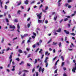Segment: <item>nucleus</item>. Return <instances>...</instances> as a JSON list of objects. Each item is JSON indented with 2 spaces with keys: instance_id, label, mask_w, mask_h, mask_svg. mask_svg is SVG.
<instances>
[{
  "instance_id": "nucleus-1",
  "label": "nucleus",
  "mask_w": 76,
  "mask_h": 76,
  "mask_svg": "<svg viewBox=\"0 0 76 76\" xmlns=\"http://www.w3.org/2000/svg\"><path fill=\"white\" fill-rule=\"evenodd\" d=\"M48 57H46L45 58V60L44 61V63H45V66L46 67H48V62H47V61H48Z\"/></svg>"
},
{
  "instance_id": "nucleus-2",
  "label": "nucleus",
  "mask_w": 76,
  "mask_h": 76,
  "mask_svg": "<svg viewBox=\"0 0 76 76\" xmlns=\"http://www.w3.org/2000/svg\"><path fill=\"white\" fill-rule=\"evenodd\" d=\"M45 70V69H44V68H43L42 69V67L41 66H40L39 67V72H41L42 71V73H43L44 72V71Z\"/></svg>"
},
{
  "instance_id": "nucleus-3",
  "label": "nucleus",
  "mask_w": 76,
  "mask_h": 76,
  "mask_svg": "<svg viewBox=\"0 0 76 76\" xmlns=\"http://www.w3.org/2000/svg\"><path fill=\"white\" fill-rule=\"evenodd\" d=\"M42 14V12H41L40 14H39L38 13H37L36 14V15L37 16V17H38V19H41V14Z\"/></svg>"
},
{
  "instance_id": "nucleus-4",
  "label": "nucleus",
  "mask_w": 76,
  "mask_h": 76,
  "mask_svg": "<svg viewBox=\"0 0 76 76\" xmlns=\"http://www.w3.org/2000/svg\"><path fill=\"white\" fill-rule=\"evenodd\" d=\"M44 20H41L39 19L38 20V23H44Z\"/></svg>"
},
{
  "instance_id": "nucleus-5",
  "label": "nucleus",
  "mask_w": 76,
  "mask_h": 76,
  "mask_svg": "<svg viewBox=\"0 0 76 76\" xmlns=\"http://www.w3.org/2000/svg\"><path fill=\"white\" fill-rule=\"evenodd\" d=\"M17 28L18 29H17V31L18 32H20V31H19V29H20V26H19V24H18L17 25Z\"/></svg>"
},
{
  "instance_id": "nucleus-6",
  "label": "nucleus",
  "mask_w": 76,
  "mask_h": 76,
  "mask_svg": "<svg viewBox=\"0 0 76 76\" xmlns=\"http://www.w3.org/2000/svg\"><path fill=\"white\" fill-rule=\"evenodd\" d=\"M10 28L12 29H15V26H12V25H10L9 26Z\"/></svg>"
},
{
  "instance_id": "nucleus-7",
  "label": "nucleus",
  "mask_w": 76,
  "mask_h": 76,
  "mask_svg": "<svg viewBox=\"0 0 76 76\" xmlns=\"http://www.w3.org/2000/svg\"><path fill=\"white\" fill-rule=\"evenodd\" d=\"M33 34L34 35V36H32V38H33L34 39V38H35V37H36V34L34 32H33Z\"/></svg>"
},
{
  "instance_id": "nucleus-8",
  "label": "nucleus",
  "mask_w": 76,
  "mask_h": 76,
  "mask_svg": "<svg viewBox=\"0 0 76 76\" xmlns=\"http://www.w3.org/2000/svg\"><path fill=\"white\" fill-rule=\"evenodd\" d=\"M64 32L65 33H66V34H67L68 35H69V31H67V30H64Z\"/></svg>"
},
{
  "instance_id": "nucleus-9",
  "label": "nucleus",
  "mask_w": 76,
  "mask_h": 76,
  "mask_svg": "<svg viewBox=\"0 0 76 76\" xmlns=\"http://www.w3.org/2000/svg\"><path fill=\"white\" fill-rule=\"evenodd\" d=\"M76 70V67H73V69H72V71L74 73L75 72V71Z\"/></svg>"
},
{
  "instance_id": "nucleus-10",
  "label": "nucleus",
  "mask_w": 76,
  "mask_h": 76,
  "mask_svg": "<svg viewBox=\"0 0 76 76\" xmlns=\"http://www.w3.org/2000/svg\"><path fill=\"white\" fill-rule=\"evenodd\" d=\"M61 28H59L58 30H56V31L57 32H61Z\"/></svg>"
},
{
  "instance_id": "nucleus-11",
  "label": "nucleus",
  "mask_w": 76,
  "mask_h": 76,
  "mask_svg": "<svg viewBox=\"0 0 76 76\" xmlns=\"http://www.w3.org/2000/svg\"><path fill=\"white\" fill-rule=\"evenodd\" d=\"M2 4H3V2H1V0H0V4L1 5V8H3V6H2Z\"/></svg>"
},
{
  "instance_id": "nucleus-12",
  "label": "nucleus",
  "mask_w": 76,
  "mask_h": 76,
  "mask_svg": "<svg viewBox=\"0 0 76 76\" xmlns=\"http://www.w3.org/2000/svg\"><path fill=\"white\" fill-rule=\"evenodd\" d=\"M30 25H31V22H30V23H28L27 25L28 28H29Z\"/></svg>"
},
{
  "instance_id": "nucleus-13",
  "label": "nucleus",
  "mask_w": 76,
  "mask_h": 76,
  "mask_svg": "<svg viewBox=\"0 0 76 76\" xmlns=\"http://www.w3.org/2000/svg\"><path fill=\"white\" fill-rule=\"evenodd\" d=\"M20 12H21V11L20 10H18V11H17V14H18V15H20Z\"/></svg>"
},
{
  "instance_id": "nucleus-14",
  "label": "nucleus",
  "mask_w": 76,
  "mask_h": 76,
  "mask_svg": "<svg viewBox=\"0 0 76 76\" xmlns=\"http://www.w3.org/2000/svg\"><path fill=\"white\" fill-rule=\"evenodd\" d=\"M28 2H29L28 0H26L24 1V3L26 4H28Z\"/></svg>"
},
{
  "instance_id": "nucleus-15",
  "label": "nucleus",
  "mask_w": 76,
  "mask_h": 76,
  "mask_svg": "<svg viewBox=\"0 0 76 76\" xmlns=\"http://www.w3.org/2000/svg\"><path fill=\"white\" fill-rule=\"evenodd\" d=\"M13 68L12 69V71H15V66H12Z\"/></svg>"
},
{
  "instance_id": "nucleus-16",
  "label": "nucleus",
  "mask_w": 76,
  "mask_h": 76,
  "mask_svg": "<svg viewBox=\"0 0 76 76\" xmlns=\"http://www.w3.org/2000/svg\"><path fill=\"white\" fill-rule=\"evenodd\" d=\"M30 40H31V38L29 37V39L27 41V43H29V42H31V41Z\"/></svg>"
},
{
  "instance_id": "nucleus-17",
  "label": "nucleus",
  "mask_w": 76,
  "mask_h": 76,
  "mask_svg": "<svg viewBox=\"0 0 76 76\" xmlns=\"http://www.w3.org/2000/svg\"><path fill=\"white\" fill-rule=\"evenodd\" d=\"M35 1H32L30 3L31 4H34L35 3Z\"/></svg>"
},
{
  "instance_id": "nucleus-18",
  "label": "nucleus",
  "mask_w": 76,
  "mask_h": 76,
  "mask_svg": "<svg viewBox=\"0 0 76 76\" xmlns=\"http://www.w3.org/2000/svg\"><path fill=\"white\" fill-rule=\"evenodd\" d=\"M57 56H56L54 58H53V62H54V61L55 60H56V58H57Z\"/></svg>"
},
{
  "instance_id": "nucleus-19",
  "label": "nucleus",
  "mask_w": 76,
  "mask_h": 76,
  "mask_svg": "<svg viewBox=\"0 0 76 76\" xmlns=\"http://www.w3.org/2000/svg\"><path fill=\"white\" fill-rule=\"evenodd\" d=\"M42 10L44 13H46V12H47V11L46 10H44L43 9H42Z\"/></svg>"
},
{
  "instance_id": "nucleus-20",
  "label": "nucleus",
  "mask_w": 76,
  "mask_h": 76,
  "mask_svg": "<svg viewBox=\"0 0 76 76\" xmlns=\"http://www.w3.org/2000/svg\"><path fill=\"white\" fill-rule=\"evenodd\" d=\"M18 51L19 53H23V52L22 51V50L20 49H19L18 50Z\"/></svg>"
},
{
  "instance_id": "nucleus-21",
  "label": "nucleus",
  "mask_w": 76,
  "mask_h": 76,
  "mask_svg": "<svg viewBox=\"0 0 76 76\" xmlns=\"http://www.w3.org/2000/svg\"><path fill=\"white\" fill-rule=\"evenodd\" d=\"M22 72H26V73L27 72H29V71L26 70H23L22 71Z\"/></svg>"
},
{
  "instance_id": "nucleus-22",
  "label": "nucleus",
  "mask_w": 76,
  "mask_h": 76,
  "mask_svg": "<svg viewBox=\"0 0 76 76\" xmlns=\"http://www.w3.org/2000/svg\"><path fill=\"white\" fill-rule=\"evenodd\" d=\"M21 4V1H20L18 2V4L17 5L18 6H19Z\"/></svg>"
},
{
  "instance_id": "nucleus-23",
  "label": "nucleus",
  "mask_w": 76,
  "mask_h": 76,
  "mask_svg": "<svg viewBox=\"0 0 76 76\" xmlns=\"http://www.w3.org/2000/svg\"><path fill=\"white\" fill-rule=\"evenodd\" d=\"M42 51V49H40V50L39 52V54H42V52H41Z\"/></svg>"
},
{
  "instance_id": "nucleus-24",
  "label": "nucleus",
  "mask_w": 76,
  "mask_h": 76,
  "mask_svg": "<svg viewBox=\"0 0 76 76\" xmlns=\"http://www.w3.org/2000/svg\"><path fill=\"white\" fill-rule=\"evenodd\" d=\"M48 21L47 20H45V23L46 24H47V23H48Z\"/></svg>"
},
{
  "instance_id": "nucleus-25",
  "label": "nucleus",
  "mask_w": 76,
  "mask_h": 76,
  "mask_svg": "<svg viewBox=\"0 0 76 76\" xmlns=\"http://www.w3.org/2000/svg\"><path fill=\"white\" fill-rule=\"evenodd\" d=\"M68 20V19L67 18H65L64 20V22H66Z\"/></svg>"
},
{
  "instance_id": "nucleus-26",
  "label": "nucleus",
  "mask_w": 76,
  "mask_h": 76,
  "mask_svg": "<svg viewBox=\"0 0 76 76\" xmlns=\"http://www.w3.org/2000/svg\"><path fill=\"white\" fill-rule=\"evenodd\" d=\"M24 63L23 61H22L21 62V63H20L19 64L20 65H22V64H23Z\"/></svg>"
},
{
  "instance_id": "nucleus-27",
  "label": "nucleus",
  "mask_w": 76,
  "mask_h": 76,
  "mask_svg": "<svg viewBox=\"0 0 76 76\" xmlns=\"http://www.w3.org/2000/svg\"><path fill=\"white\" fill-rule=\"evenodd\" d=\"M71 45H70V47L71 48H72V47H73V46L74 45H73V43H71Z\"/></svg>"
},
{
  "instance_id": "nucleus-28",
  "label": "nucleus",
  "mask_w": 76,
  "mask_h": 76,
  "mask_svg": "<svg viewBox=\"0 0 76 76\" xmlns=\"http://www.w3.org/2000/svg\"><path fill=\"white\" fill-rule=\"evenodd\" d=\"M37 63V59H35V61H34V64H36V63Z\"/></svg>"
},
{
  "instance_id": "nucleus-29",
  "label": "nucleus",
  "mask_w": 76,
  "mask_h": 76,
  "mask_svg": "<svg viewBox=\"0 0 76 76\" xmlns=\"http://www.w3.org/2000/svg\"><path fill=\"white\" fill-rule=\"evenodd\" d=\"M58 45H59V47H61V42H60L59 43Z\"/></svg>"
},
{
  "instance_id": "nucleus-30",
  "label": "nucleus",
  "mask_w": 76,
  "mask_h": 76,
  "mask_svg": "<svg viewBox=\"0 0 76 76\" xmlns=\"http://www.w3.org/2000/svg\"><path fill=\"white\" fill-rule=\"evenodd\" d=\"M72 0H67L68 3H70V2H72Z\"/></svg>"
},
{
  "instance_id": "nucleus-31",
  "label": "nucleus",
  "mask_w": 76,
  "mask_h": 76,
  "mask_svg": "<svg viewBox=\"0 0 76 76\" xmlns=\"http://www.w3.org/2000/svg\"><path fill=\"white\" fill-rule=\"evenodd\" d=\"M59 61V60H58L57 61H56V63H55V66H56L57 64V63Z\"/></svg>"
},
{
  "instance_id": "nucleus-32",
  "label": "nucleus",
  "mask_w": 76,
  "mask_h": 76,
  "mask_svg": "<svg viewBox=\"0 0 76 76\" xmlns=\"http://www.w3.org/2000/svg\"><path fill=\"white\" fill-rule=\"evenodd\" d=\"M51 41V39H50L49 41L48 42L47 44H49V43H50Z\"/></svg>"
},
{
  "instance_id": "nucleus-33",
  "label": "nucleus",
  "mask_w": 76,
  "mask_h": 76,
  "mask_svg": "<svg viewBox=\"0 0 76 76\" xmlns=\"http://www.w3.org/2000/svg\"><path fill=\"white\" fill-rule=\"evenodd\" d=\"M61 58L62 60V61H64V57L63 56H61Z\"/></svg>"
},
{
  "instance_id": "nucleus-34",
  "label": "nucleus",
  "mask_w": 76,
  "mask_h": 76,
  "mask_svg": "<svg viewBox=\"0 0 76 76\" xmlns=\"http://www.w3.org/2000/svg\"><path fill=\"white\" fill-rule=\"evenodd\" d=\"M57 18V16H56L54 17V20H56V19Z\"/></svg>"
},
{
  "instance_id": "nucleus-35",
  "label": "nucleus",
  "mask_w": 76,
  "mask_h": 76,
  "mask_svg": "<svg viewBox=\"0 0 76 76\" xmlns=\"http://www.w3.org/2000/svg\"><path fill=\"white\" fill-rule=\"evenodd\" d=\"M70 25H71V24H68L67 25L68 26L69 28L70 27Z\"/></svg>"
},
{
  "instance_id": "nucleus-36",
  "label": "nucleus",
  "mask_w": 76,
  "mask_h": 76,
  "mask_svg": "<svg viewBox=\"0 0 76 76\" xmlns=\"http://www.w3.org/2000/svg\"><path fill=\"white\" fill-rule=\"evenodd\" d=\"M14 21L15 22H18V20L16 19L14 20Z\"/></svg>"
},
{
  "instance_id": "nucleus-37",
  "label": "nucleus",
  "mask_w": 76,
  "mask_h": 76,
  "mask_svg": "<svg viewBox=\"0 0 76 76\" xmlns=\"http://www.w3.org/2000/svg\"><path fill=\"white\" fill-rule=\"evenodd\" d=\"M24 35V36L25 37H27L28 35V34H25Z\"/></svg>"
},
{
  "instance_id": "nucleus-38",
  "label": "nucleus",
  "mask_w": 76,
  "mask_h": 76,
  "mask_svg": "<svg viewBox=\"0 0 76 76\" xmlns=\"http://www.w3.org/2000/svg\"><path fill=\"white\" fill-rule=\"evenodd\" d=\"M23 53H24L25 54V55H27V52H26V51H23Z\"/></svg>"
},
{
  "instance_id": "nucleus-39",
  "label": "nucleus",
  "mask_w": 76,
  "mask_h": 76,
  "mask_svg": "<svg viewBox=\"0 0 76 76\" xmlns=\"http://www.w3.org/2000/svg\"><path fill=\"white\" fill-rule=\"evenodd\" d=\"M22 71H19V73H18V74L19 75H21V74H22Z\"/></svg>"
},
{
  "instance_id": "nucleus-40",
  "label": "nucleus",
  "mask_w": 76,
  "mask_h": 76,
  "mask_svg": "<svg viewBox=\"0 0 76 76\" xmlns=\"http://www.w3.org/2000/svg\"><path fill=\"white\" fill-rule=\"evenodd\" d=\"M70 34L71 35H73V36H75V33H71Z\"/></svg>"
},
{
  "instance_id": "nucleus-41",
  "label": "nucleus",
  "mask_w": 76,
  "mask_h": 76,
  "mask_svg": "<svg viewBox=\"0 0 76 76\" xmlns=\"http://www.w3.org/2000/svg\"><path fill=\"white\" fill-rule=\"evenodd\" d=\"M21 38H25V37L24 35L23 36H22V35H21Z\"/></svg>"
},
{
  "instance_id": "nucleus-42",
  "label": "nucleus",
  "mask_w": 76,
  "mask_h": 76,
  "mask_svg": "<svg viewBox=\"0 0 76 76\" xmlns=\"http://www.w3.org/2000/svg\"><path fill=\"white\" fill-rule=\"evenodd\" d=\"M10 50V48H8L6 49V51H9V50Z\"/></svg>"
},
{
  "instance_id": "nucleus-43",
  "label": "nucleus",
  "mask_w": 76,
  "mask_h": 76,
  "mask_svg": "<svg viewBox=\"0 0 76 76\" xmlns=\"http://www.w3.org/2000/svg\"><path fill=\"white\" fill-rule=\"evenodd\" d=\"M75 13H74V14H72V15H71V16L72 17L73 16H75Z\"/></svg>"
},
{
  "instance_id": "nucleus-44",
  "label": "nucleus",
  "mask_w": 76,
  "mask_h": 76,
  "mask_svg": "<svg viewBox=\"0 0 76 76\" xmlns=\"http://www.w3.org/2000/svg\"><path fill=\"white\" fill-rule=\"evenodd\" d=\"M48 9V7H46L45 8V10H47V9Z\"/></svg>"
},
{
  "instance_id": "nucleus-45",
  "label": "nucleus",
  "mask_w": 76,
  "mask_h": 76,
  "mask_svg": "<svg viewBox=\"0 0 76 76\" xmlns=\"http://www.w3.org/2000/svg\"><path fill=\"white\" fill-rule=\"evenodd\" d=\"M65 17H66V18H70V16H65Z\"/></svg>"
},
{
  "instance_id": "nucleus-46",
  "label": "nucleus",
  "mask_w": 76,
  "mask_h": 76,
  "mask_svg": "<svg viewBox=\"0 0 76 76\" xmlns=\"http://www.w3.org/2000/svg\"><path fill=\"white\" fill-rule=\"evenodd\" d=\"M38 61H39L40 62H41V61H42V60H40L39 58L38 59Z\"/></svg>"
},
{
  "instance_id": "nucleus-47",
  "label": "nucleus",
  "mask_w": 76,
  "mask_h": 76,
  "mask_svg": "<svg viewBox=\"0 0 76 76\" xmlns=\"http://www.w3.org/2000/svg\"><path fill=\"white\" fill-rule=\"evenodd\" d=\"M6 20L7 22H9V20L7 18H6Z\"/></svg>"
},
{
  "instance_id": "nucleus-48",
  "label": "nucleus",
  "mask_w": 76,
  "mask_h": 76,
  "mask_svg": "<svg viewBox=\"0 0 76 76\" xmlns=\"http://www.w3.org/2000/svg\"><path fill=\"white\" fill-rule=\"evenodd\" d=\"M12 58V55H10V57H9V58L10 59H11Z\"/></svg>"
},
{
  "instance_id": "nucleus-49",
  "label": "nucleus",
  "mask_w": 76,
  "mask_h": 76,
  "mask_svg": "<svg viewBox=\"0 0 76 76\" xmlns=\"http://www.w3.org/2000/svg\"><path fill=\"white\" fill-rule=\"evenodd\" d=\"M58 6L59 7L61 5V4H60V2H58Z\"/></svg>"
},
{
  "instance_id": "nucleus-50",
  "label": "nucleus",
  "mask_w": 76,
  "mask_h": 76,
  "mask_svg": "<svg viewBox=\"0 0 76 76\" xmlns=\"http://www.w3.org/2000/svg\"><path fill=\"white\" fill-rule=\"evenodd\" d=\"M31 56V54H29L27 56L28 58H29Z\"/></svg>"
},
{
  "instance_id": "nucleus-51",
  "label": "nucleus",
  "mask_w": 76,
  "mask_h": 76,
  "mask_svg": "<svg viewBox=\"0 0 76 76\" xmlns=\"http://www.w3.org/2000/svg\"><path fill=\"white\" fill-rule=\"evenodd\" d=\"M49 50L50 51H52V50H53V49L51 48H49Z\"/></svg>"
},
{
  "instance_id": "nucleus-52",
  "label": "nucleus",
  "mask_w": 76,
  "mask_h": 76,
  "mask_svg": "<svg viewBox=\"0 0 76 76\" xmlns=\"http://www.w3.org/2000/svg\"><path fill=\"white\" fill-rule=\"evenodd\" d=\"M36 76H38V72H36Z\"/></svg>"
},
{
  "instance_id": "nucleus-53",
  "label": "nucleus",
  "mask_w": 76,
  "mask_h": 76,
  "mask_svg": "<svg viewBox=\"0 0 76 76\" xmlns=\"http://www.w3.org/2000/svg\"><path fill=\"white\" fill-rule=\"evenodd\" d=\"M71 7H72V6H71V5H69L68 6V8H69V9H70V8H71Z\"/></svg>"
},
{
  "instance_id": "nucleus-54",
  "label": "nucleus",
  "mask_w": 76,
  "mask_h": 76,
  "mask_svg": "<svg viewBox=\"0 0 76 76\" xmlns=\"http://www.w3.org/2000/svg\"><path fill=\"white\" fill-rule=\"evenodd\" d=\"M26 50H27V51H29V50H30V48H27Z\"/></svg>"
},
{
  "instance_id": "nucleus-55",
  "label": "nucleus",
  "mask_w": 76,
  "mask_h": 76,
  "mask_svg": "<svg viewBox=\"0 0 76 76\" xmlns=\"http://www.w3.org/2000/svg\"><path fill=\"white\" fill-rule=\"evenodd\" d=\"M39 49L38 48L35 51V53H37L38 50H39Z\"/></svg>"
},
{
  "instance_id": "nucleus-56",
  "label": "nucleus",
  "mask_w": 76,
  "mask_h": 76,
  "mask_svg": "<svg viewBox=\"0 0 76 76\" xmlns=\"http://www.w3.org/2000/svg\"><path fill=\"white\" fill-rule=\"evenodd\" d=\"M64 64V62H62V64L61 65L62 66H63V65Z\"/></svg>"
},
{
  "instance_id": "nucleus-57",
  "label": "nucleus",
  "mask_w": 76,
  "mask_h": 76,
  "mask_svg": "<svg viewBox=\"0 0 76 76\" xmlns=\"http://www.w3.org/2000/svg\"><path fill=\"white\" fill-rule=\"evenodd\" d=\"M15 60H17V61H19V60H20L19 58H16Z\"/></svg>"
},
{
  "instance_id": "nucleus-58",
  "label": "nucleus",
  "mask_w": 76,
  "mask_h": 76,
  "mask_svg": "<svg viewBox=\"0 0 76 76\" xmlns=\"http://www.w3.org/2000/svg\"><path fill=\"white\" fill-rule=\"evenodd\" d=\"M57 69L55 70L54 71V73H57Z\"/></svg>"
},
{
  "instance_id": "nucleus-59",
  "label": "nucleus",
  "mask_w": 76,
  "mask_h": 76,
  "mask_svg": "<svg viewBox=\"0 0 76 76\" xmlns=\"http://www.w3.org/2000/svg\"><path fill=\"white\" fill-rule=\"evenodd\" d=\"M44 55H42V57L41 58L42 59L43 58V57H44Z\"/></svg>"
},
{
  "instance_id": "nucleus-60",
  "label": "nucleus",
  "mask_w": 76,
  "mask_h": 76,
  "mask_svg": "<svg viewBox=\"0 0 76 76\" xmlns=\"http://www.w3.org/2000/svg\"><path fill=\"white\" fill-rule=\"evenodd\" d=\"M35 46H36L35 45H33L32 46L33 48H35Z\"/></svg>"
},
{
  "instance_id": "nucleus-61",
  "label": "nucleus",
  "mask_w": 76,
  "mask_h": 76,
  "mask_svg": "<svg viewBox=\"0 0 76 76\" xmlns=\"http://www.w3.org/2000/svg\"><path fill=\"white\" fill-rule=\"evenodd\" d=\"M4 51H5V49H4L2 50V54H4Z\"/></svg>"
},
{
  "instance_id": "nucleus-62",
  "label": "nucleus",
  "mask_w": 76,
  "mask_h": 76,
  "mask_svg": "<svg viewBox=\"0 0 76 76\" xmlns=\"http://www.w3.org/2000/svg\"><path fill=\"white\" fill-rule=\"evenodd\" d=\"M42 42V40H40L39 41V44H41V43Z\"/></svg>"
},
{
  "instance_id": "nucleus-63",
  "label": "nucleus",
  "mask_w": 76,
  "mask_h": 76,
  "mask_svg": "<svg viewBox=\"0 0 76 76\" xmlns=\"http://www.w3.org/2000/svg\"><path fill=\"white\" fill-rule=\"evenodd\" d=\"M57 44V43H55L54 42H53V45H56Z\"/></svg>"
},
{
  "instance_id": "nucleus-64",
  "label": "nucleus",
  "mask_w": 76,
  "mask_h": 76,
  "mask_svg": "<svg viewBox=\"0 0 76 76\" xmlns=\"http://www.w3.org/2000/svg\"><path fill=\"white\" fill-rule=\"evenodd\" d=\"M48 51L46 52L45 53V55H47L48 54Z\"/></svg>"
}]
</instances>
